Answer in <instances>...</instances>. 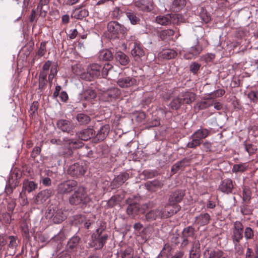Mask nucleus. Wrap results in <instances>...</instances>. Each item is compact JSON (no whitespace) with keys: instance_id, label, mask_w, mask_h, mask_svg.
Wrapping results in <instances>:
<instances>
[{"instance_id":"f257e3e1","label":"nucleus","mask_w":258,"mask_h":258,"mask_svg":"<svg viewBox=\"0 0 258 258\" xmlns=\"http://www.w3.org/2000/svg\"><path fill=\"white\" fill-rule=\"evenodd\" d=\"M101 66L97 63H92L88 66L86 72H83L81 70H75V73L79 76L80 78L86 81H91L97 78L100 75Z\"/></svg>"},{"instance_id":"f03ea898","label":"nucleus","mask_w":258,"mask_h":258,"mask_svg":"<svg viewBox=\"0 0 258 258\" xmlns=\"http://www.w3.org/2000/svg\"><path fill=\"white\" fill-rule=\"evenodd\" d=\"M169 208L170 206L166 207L164 212H162L160 209L151 210L146 214L145 219L146 220L150 221L155 220L157 218L168 217L179 211V208L177 206L175 207L174 210H169V211H168Z\"/></svg>"},{"instance_id":"7ed1b4c3","label":"nucleus","mask_w":258,"mask_h":258,"mask_svg":"<svg viewBox=\"0 0 258 258\" xmlns=\"http://www.w3.org/2000/svg\"><path fill=\"white\" fill-rule=\"evenodd\" d=\"M46 217L54 223H60L66 218L67 211L58 208L49 207L46 212Z\"/></svg>"},{"instance_id":"20e7f679","label":"nucleus","mask_w":258,"mask_h":258,"mask_svg":"<svg viewBox=\"0 0 258 258\" xmlns=\"http://www.w3.org/2000/svg\"><path fill=\"white\" fill-rule=\"evenodd\" d=\"M90 200L84 187H80L70 197L69 202L72 205L86 204Z\"/></svg>"},{"instance_id":"39448f33","label":"nucleus","mask_w":258,"mask_h":258,"mask_svg":"<svg viewBox=\"0 0 258 258\" xmlns=\"http://www.w3.org/2000/svg\"><path fill=\"white\" fill-rule=\"evenodd\" d=\"M243 225L239 221H236L233 224L232 239L234 244L235 249L239 250L241 248L240 241L242 239L243 236Z\"/></svg>"},{"instance_id":"423d86ee","label":"nucleus","mask_w":258,"mask_h":258,"mask_svg":"<svg viewBox=\"0 0 258 258\" xmlns=\"http://www.w3.org/2000/svg\"><path fill=\"white\" fill-rule=\"evenodd\" d=\"M86 170V167L83 163H77L71 165L68 173L73 177H79L83 176Z\"/></svg>"},{"instance_id":"0eeeda50","label":"nucleus","mask_w":258,"mask_h":258,"mask_svg":"<svg viewBox=\"0 0 258 258\" xmlns=\"http://www.w3.org/2000/svg\"><path fill=\"white\" fill-rule=\"evenodd\" d=\"M92 243L91 246L94 247L95 249L101 248L108 238L107 234L101 235V232L98 229L96 231V233L93 234L92 236Z\"/></svg>"},{"instance_id":"6e6552de","label":"nucleus","mask_w":258,"mask_h":258,"mask_svg":"<svg viewBox=\"0 0 258 258\" xmlns=\"http://www.w3.org/2000/svg\"><path fill=\"white\" fill-rule=\"evenodd\" d=\"M235 184V182L231 179L226 178L221 181L218 190L224 194H231L232 193Z\"/></svg>"},{"instance_id":"1a4fd4ad","label":"nucleus","mask_w":258,"mask_h":258,"mask_svg":"<svg viewBox=\"0 0 258 258\" xmlns=\"http://www.w3.org/2000/svg\"><path fill=\"white\" fill-rule=\"evenodd\" d=\"M77 185V183L75 180H68L60 183L58 185V192L63 194H67L74 190Z\"/></svg>"},{"instance_id":"9d476101","label":"nucleus","mask_w":258,"mask_h":258,"mask_svg":"<svg viewBox=\"0 0 258 258\" xmlns=\"http://www.w3.org/2000/svg\"><path fill=\"white\" fill-rule=\"evenodd\" d=\"M188 96V93H186L185 95L182 96V97H177L175 98L170 103L169 106L172 109L176 110L181 106L182 103L189 104L191 102V100Z\"/></svg>"},{"instance_id":"9b49d317","label":"nucleus","mask_w":258,"mask_h":258,"mask_svg":"<svg viewBox=\"0 0 258 258\" xmlns=\"http://www.w3.org/2000/svg\"><path fill=\"white\" fill-rule=\"evenodd\" d=\"M184 194L182 191L177 190L172 194L169 198V202L170 206H173L172 207V209L170 210H174L176 206L178 207L180 209V208L177 205L176 203L180 202L183 197Z\"/></svg>"},{"instance_id":"f8f14e48","label":"nucleus","mask_w":258,"mask_h":258,"mask_svg":"<svg viewBox=\"0 0 258 258\" xmlns=\"http://www.w3.org/2000/svg\"><path fill=\"white\" fill-rule=\"evenodd\" d=\"M135 5L143 11L150 12L153 9V0H139L135 2Z\"/></svg>"},{"instance_id":"ddd939ff","label":"nucleus","mask_w":258,"mask_h":258,"mask_svg":"<svg viewBox=\"0 0 258 258\" xmlns=\"http://www.w3.org/2000/svg\"><path fill=\"white\" fill-rule=\"evenodd\" d=\"M117 84L121 88H128L136 85L137 81L130 77H121L118 79Z\"/></svg>"},{"instance_id":"4468645a","label":"nucleus","mask_w":258,"mask_h":258,"mask_svg":"<svg viewBox=\"0 0 258 258\" xmlns=\"http://www.w3.org/2000/svg\"><path fill=\"white\" fill-rule=\"evenodd\" d=\"M57 127L63 132L73 134L74 125L68 120L61 119L57 121Z\"/></svg>"},{"instance_id":"2eb2a0df","label":"nucleus","mask_w":258,"mask_h":258,"mask_svg":"<svg viewBox=\"0 0 258 258\" xmlns=\"http://www.w3.org/2000/svg\"><path fill=\"white\" fill-rule=\"evenodd\" d=\"M67 248L70 252L77 251L78 250L82 249V247L80 244V238L78 236L72 237L68 242Z\"/></svg>"},{"instance_id":"dca6fc26","label":"nucleus","mask_w":258,"mask_h":258,"mask_svg":"<svg viewBox=\"0 0 258 258\" xmlns=\"http://www.w3.org/2000/svg\"><path fill=\"white\" fill-rule=\"evenodd\" d=\"M176 16L174 14H167L165 15H159L156 17L155 22L161 25H167L171 23L172 19Z\"/></svg>"},{"instance_id":"f3484780","label":"nucleus","mask_w":258,"mask_h":258,"mask_svg":"<svg viewBox=\"0 0 258 258\" xmlns=\"http://www.w3.org/2000/svg\"><path fill=\"white\" fill-rule=\"evenodd\" d=\"M50 189H45L39 192L36 196L34 202L36 204H40L44 202L51 195Z\"/></svg>"},{"instance_id":"a211bd4d","label":"nucleus","mask_w":258,"mask_h":258,"mask_svg":"<svg viewBox=\"0 0 258 258\" xmlns=\"http://www.w3.org/2000/svg\"><path fill=\"white\" fill-rule=\"evenodd\" d=\"M82 143L80 142L75 141L72 139L63 138V140L57 139V145H63L65 147L69 146L73 148H79L82 146Z\"/></svg>"},{"instance_id":"6ab92c4d","label":"nucleus","mask_w":258,"mask_h":258,"mask_svg":"<svg viewBox=\"0 0 258 258\" xmlns=\"http://www.w3.org/2000/svg\"><path fill=\"white\" fill-rule=\"evenodd\" d=\"M209 134L207 129H200L195 133V147L201 144L200 140L206 138Z\"/></svg>"},{"instance_id":"aec40b11","label":"nucleus","mask_w":258,"mask_h":258,"mask_svg":"<svg viewBox=\"0 0 258 258\" xmlns=\"http://www.w3.org/2000/svg\"><path fill=\"white\" fill-rule=\"evenodd\" d=\"M108 30L113 34L121 33L124 30V28L116 22H111L107 26Z\"/></svg>"},{"instance_id":"412c9836","label":"nucleus","mask_w":258,"mask_h":258,"mask_svg":"<svg viewBox=\"0 0 258 258\" xmlns=\"http://www.w3.org/2000/svg\"><path fill=\"white\" fill-rule=\"evenodd\" d=\"M95 132L92 128H87L78 134L79 138L84 141H87L95 136Z\"/></svg>"},{"instance_id":"4be33fe9","label":"nucleus","mask_w":258,"mask_h":258,"mask_svg":"<svg viewBox=\"0 0 258 258\" xmlns=\"http://www.w3.org/2000/svg\"><path fill=\"white\" fill-rule=\"evenodd\" d=\"M131 54L137 60L144 55V51L140 44L135 43L134 47L131 50Z\"/></svg>"},{"instance_id":"5701e85b","label":"nucleus","mask_w":258,"mask_h":258,"mask_svg":"<svg viewBox=\"0 0 258 258\" xmlns=\"http://www.w3.org/2000/svg\"><path fill=\"white\" fill-rule=\"evenodd\" d=\"M222 251L216 249H207L204 254V258H220L223 255Z\"/></svg>"},{"instance_id":"b1692460","label":"nucleus","mask_w":258,"mask_h":258,"mask_svg":"<svg viewBox=\"0 0 258 258\" xmlns=\"http://www.w3.org/2000/svg\"><path fill=\"white\" fill-rule=\"evenodd\" d=\"M37 187V184L34 181L25 180L23 182L22 191H27L28 192H31L36 189Z\"/></svg>"},{"instance_id":"393cba45","label":"nucleus","mask_w":258,"mask_h":258,"mask_svg":"<svg viewBox=\"0 0 258 258\" xmlns=\"http://www.w3.org/2000/svg\"><path fill=\"white\" fill-rule=\"evenodd\" d=\"M110 131V127L108 125L102 126L96 135V138L98 140L103 141L108 135Z\"/></svg>"},{"instance_id":"a878e982","label":"nucleus","mask_w":258,"mask_h":258,"mask_svg":"<svg viewBox=\"0 0 258 258\" xmlns=\"http://www.w3.org/2000/svg\"><path fill=\"white\" fill-rule=\"evenodd\" d=\"M96 94L95 91L92 89H87L80 94L81 99L90 101L96 97Z\"/></svg>"},{"instance_id":"bb28decb","label":"nucleus","mask_w":258,"mask_h":258,"mask_svg":"<svg viewBox=\"0 0 258 258\" xmlns=\"http://www.w3.org/2000/svg\"><path fill=\"white\" fill-rule=\"evenodd\" d=\"M185 0H174L171 7L173 12H178L182 10L185 6Z\"/></svg>"},{"instance_id":"cd10ccee","label":"nucleus","mask_w":258,"mask_h":258,"mask_svg":"<svg viewBox=\"0 0 258 258\" xmlns=\"http://www.w3.org/2000/svg\"><path fill=\"white\" fill-rule=\"evenodd\" d=\"M116 59L123 66H125L129 62V58L123 52H117L115 55Z\"/></svg>"},{"instance_id":"c85d7f7f","label":"nucleus","mask_w":258,"mask_h":258,"mask_svg":"<svg viewBox=\"0 0 258 258\" xmlns=\"http://www.w3.org/2000/svg\"><path fill=\"white\" fill-rule=\"evenodd\" d=\"M48 3H45L42 0H41L40 4L37 8V11L40 13V16L45 17L46 15L47 10H48Z\"/></svg>"},{"instance_id":"c756f323","label":"nucleus","mask_w":258,"mask_h":258,"mask_svg":"<svg viewBox=\"0 0 258 258\" xmlns=\"http://www.w3.org/2000/svg\"><path fill=\"white\" fill-rule=\"evenodd\" d=\"M99 57L101 60L109 61L112 59L113 55L109 50L105 49L100 52Z\"/></svg>"},{"instance_id":"7c9ffc66","label":"nucleus","mask_w":258,"mask_h":258,"mask_svg":"<svg viewBox=\"0 0 258 258\" xmlns=\"http://www.w3.org/2000/svg\"><path fill=\"white\" fill-rule=\"evenodd\" d=\"M139 210V207L137 204L129 205L126 209L127 214L132 217H134L137 214Z\"/></svg>"},{"instance_id":"2f4dec72","label":"nucleus","mask_w":258,"mask_h":258,"mask_svg":"<svg viewBox=\"0 0 258 258\" xmlns=\"http://www.w3.org/2000/svg\"><path fill=\"white\" fill-rule=\"evenodd\" d=\"M210 219L209 215L208 213H204L197 217L196 221L201 225H204L209 223Z\"/></svg>"},{"instance_id":"473e14b6","label":"nucleus","mask_w":258,"mask_h":258,"mask_svg":"<svg viewBox=\"0 0 258 258\" xmlns=\"http://www.w3.org/2000/svg\"><path fill=\"white\" fill-rule=\"evenodd\" d=\"M120 90L117 88H112L108 90L104 94V96H107L109 98H114L119 95Z\"/></svg>"},{"instance_id":"72a5a7b5","label":"nucleus","mask_w":258,"mask_h":258,"mask_svg":"<svg viewBox=\"0 0 258 258\" xmlns=\"http://www.w3.org/2000/svg\"><path fill=\"white\" fill-rule=\"evenodd\" d=\"M176 55V52L173 49L164 50L161 52L163 58L167 59L173 58Z\"/></svg>"},{"instance_id":"f704fd0d","label":"nucleus","mask_w":258,"mask_h":258,"mask_svg":"<svg viewBox=\"0 0 258 258\" xmlns=\"http://www.w3.org/2000/svg\"><path fill=\"white\" fill-rule=\"evenodd\" d=\"M127 18L130 20L131 23L133 25H136L138 23L140 20L139 17L133 12H127L126 13Z\"/></svg>"},{"instance_id":"c9c22d12","label":"nucleus","mask_w":258,"mask_h":258,"mask_svg":"<svg viewBox=\"0 0 258 258\" xmlns=\"http://www.w3.org/2000/svg\"><path fill=\"white\" fill-rule=\"evenodd\" d=\"M248 165L247 163H242L239 164H235L233 166V172H243L248 168Z\"/></svg>"},{"instance_id":"e433bc0d","label":"nucleus","mask_w":258,"mask_h":258,"mask_svg":"<svg viewBox=\"0 0 258 258\" xmlns=\"http://www.w3.org/2000/svg\"><path fill=\"white\" fill-rule=\"evenodd\" d=\"M213 101L207 98L203 101L201 102L199 104H197L198 110L204 109L210 106L213 105Z\"/></svg>"},{"instance_id":"4c0bfd02","label":"nucleus","mask_w":258,"mask_h":258,"mask_svg":"<svg viewBox=\"0 0 258 258\" xmlns=\"http://www.w3.org/2000/svg\"><path fill=\"white\" fill-rule=\"evenodd\" d=\"M243 145L244 146L245 150L250 155L254 154L257 151V148L256 146H254L251 144H247L244 142Z\"/></svg>"},{"instance_id":"58836bf2","label":"nucleus","mask_w":258,"mask_h":258,"mask_svg":"<svg viewBox=\"0 0 258 258\" xmlns=\"http://www.w3.org/2000/svg\"><path fill=\"white\" fill-rule=\"evenodd\" d=\"M77 119L81 124H87L90 121L89 116L83 113L78 114Z\"/></svg>"},{"instance_id":"ea45409f","label":"nucleus","mask_w":258,"mask_h":258,"mask_svg":"<svg viewBox=\"0 0 258 258\" xmlns=\"http://www.w3.org/2000/svg\"><path fill=\"white\" fill-rule=\"evenodd\" d=\"M174 34V31L171 29H167L162 30L160 32V37L162 39H167L170 38Z\"/></svg>"},{"instance_id":"a19ab883","label":"nucleus","mask_w":258,"mask_h":258,"mask_svg":"<svg viewBox=\"0 0 258 258\" xmlns=\"http://www.w3.org/2000/svg\"><path fill=\"white\" fill-rule=\"evenodd\" d=\"M88 12L87 10L83 9L80 11H76L74 13V17L77 19H82L88 16Z\"/></svg>"},{"instance_id":"79ce46f5","label":"nucleus","mask_w":258,"mask_h":258,"mask_svg":"<svg viewBox=\"0 0 258 258\" xmlns=\"http://www.w3.org/2000/svg\"><path fill=\"white\" fill-rule=\"evenodd\" d=\"M244 234V237L246 240L252 239L254 236L253 230L249 227L245 228Z\"/></svg>"},{"instance_id":"37998d69","label":"nucleus","mask_w":258,"mask_h":258,"mask_svg":"<svg viewBox=\"0 0 258 258\" xmlns=\"http://www.w3.org/2000/svg\"><path fill=\"white\" fill-rule=\"evenodd\" d=\"M182 233L183 237L192 239L194 237V228L189 226L183 230Z\"/></svg>"},{"instance_id":"c03bdc74","label":"nucleus","mask_w":258,"mask_h":258,"mask_svg":"<svg viewBox=\"0 0 258 258\" xmlns=\"http://www.w3.org/2000/svg\"><path fill=\"white\" fill-rule=\"evenodd\" d=\"M247 97L253 102H256L258 101V90L250 91Z\"/></svg>"},{"instance_id":"a18cd8bd","label":"nucleus","mask_w":258,"mask_h":258,"mask_svg":"<svg viewBox=\"0 0 258 258\" xmlns=\"http://www.w3.org/2000/svg\"><path fill=\"white\" fill-rule=\"evenodd\" d=\"M185 161L184 160L180 161L174 164L171 168L173 173H176L180 169L185 166Z\"/></svg>"},{"instance_id":"49530a36","label":"nucleus","mask_w":258,"mask_h":258,"mask_svg":"<svg viewBox=\"0 0 258 258\" xmlns=\"http://www.w3.org/2000/svg\"><path fill=\"white\" fill-rule=\"evenodd\" d=\"M225 90L223 89H221L217 90L216 91L210 94L209 99L212 100V99L220 97L223 96L225 94Z\"/></svg>"},{"instance_id":"de8ad7c7","label":"nucleus","mask_w":258,"mask_h":258,"mask_svg":"<svg viewBox=\"0 0 258 258\" xmlns=\"http://www.w3.org/2000/svg\"><path fill=\"white\" fill-rule=\"evenodd\" d=\"M240 211L244 215H249L252 213V209L246 204H244L240 207Z\"/></svg>"},{"instance_id":"09e8293b","label":"nucleus","mask_w":258,"mask_h":258,"mask_svg":"<svg viewBox=\"0 0 258 258\" xmlns=\"http://www.w3.org/2000/svg\"><path fill=\"white\" fill-rule=\"evenodd\" d=\"M133 250L131 247H127L122 253V258H133Z\"/></svg>"},{"instance_id":"8fccbe9b","label":"nucleus","mask_w":258,"mask_h":258,"mask_svg":"<svg viewBox=\"0 0 258 258\" xmlns=\"http://www.w3.org/2000/svg\"><path fill=\"white\" fill-rule=\"evenodd\" d=\"M251 199V192L248 188L243 189V200L245 202H248Z\"/></svg>"},{"instance_id":"3c124183","label":"nucleus","mask_w":258,"mask_h":258,"mask_svg":"<svg viewBox=\"0 0 258 258\" xmlns=\"http://www.w3.org/2000/svg\"><path fill=\"white\" fill-rule=\"evenodd\" d=\"M205 43L204 39H201V41H198L196 46L195 47V54H199L203 50V44Z\"/></svg>"},{"instance_id":"603ef678","label":"nucleus","mask_w":258,"mask_h":258,"mask_svg":"<svg viewBox=\"0 0 258 258\" xmlns=\"http://www.w3.org/2000/svg\"><path fill=\"white\" fill-rule=\"evenodd\" d=\"M245 258H258V252L255 251V254H254L252 250L248 247L245 254Z\"/></svg>"},{"instance_id":"864d4df0","label":"nucleus","mask_w":258,"mask_h":258,"mask_svg":"<svg viewBox=\"0 0 258 258\" xmlns=\"http://www.w3.org/2000/svg\"><path fill=\"white\" fill-rule=\"evenodd\" d=\"M10 239L9 243L8 244V247L10 248L14 249L17 246L16 238L13 236H10L9 237Z\"/></svg>"},{"instance_id":"5fc2aeb1","label":"nucleus","mask_w":258,"mask_h":258,"mask_svg":"<svg viewBox=\"0 0 258 258\" xmlns=\"http://www.w3.org/2000/svg\"><path fill=\"white\" fill-rule=\"evenodd\" d=\"M57 72L56 67L55 66H53L50 68V73L48 76V80L50 82H52L54 76L56 75Z\"/></svg>"},{"instance_id":"6e6d98bb","label":"nucleus","mask_w":258,"mask_h":258,"mask_svg":"<svg viewBox=\"0 0 258 258\" xmlns=\"http://www.w3.org/2000/svg\"><path fill=\"white\" fill-rule=\"evenodd\" d=\"M112 71V70L111 69L109 63L106 64L102 70V77L106 78L108 74L110 73Z\"/></svg>"},{"instance_id":"4d7b16f0","label":"nucleus","mask_w":258,"mask_h":258,"mask_svg":"<svg viewBox=\"0 0 258 258\" xmlns=\"http://www.w3.org/2000/svg\"><path fill=\"white\" fill-rule=\"evenodd\" d=\"M7 240L6 238L3 236L0 235V251H4L6 249Z\"/></svg>"},{"instance_id":"13d9d810","label":"nucleus","mask_w":258,"mask_h":258,"mask_svg":"<svg viewBox=\"0 0 258 258\" xmlns=\"http://www.w3.org/2000/svg\"><path fill=\"white\" fill-rule=\"evenodd\" d=\"M19 200L20 201L21 204L23 206L26 205L28 203L27 199L25 194L22 191L19 194Z\"/></svg>"},{"instance_id":"bf43d9fd","label":"nucleus","mask_w":258,"mask_h":258,"mask_svg":"<svg viewBox=\"0 0 258 258\" xmlns=\"http://www.w3.org/2000/svg\"><path fill=\"white\" fill-rule=\"evenodd\" d=\"M46 43L43 42L41 43L37 54L39 56H43L46 52Z\"/></svg>"},{"instance_id":"052dcab7","label":"nucleus","mask_w":258,"mask_h":258,"mask_svg":"<svg viewBox=\"0 0 258 258\" xmlns=\"http://www.w3.org/2000/svg\"><path fill=\"white\" fill-rule=\"evenodd\" d=\"M201 12L200 13V17L201 19L205 22L209 21V18L206 14V11L203 8H201Z\"/></svg>"},{"instance_id":"680f3d73","label":"nucleus","mask_w":258,"mask_h":258,"mask_svg":"<svg viewBox=\"0 0 258 258\" xmlns=\"http://www.w3.org/2000/svg\"><path fill=\"white\" fill-rule=\"evenodd\" d=\"M47 72L42 70L39 75V83H42L46 79Z\"/></svg>"},{"instance_id":"e2e57ef3","label":"nucleus","mask_w":258,"mask_h":258,"mask_svg":"<svg viewBox=\"0 0 258 258\" xmlns=\"http://www.w3.org/2000/svg\"><path fill=\"white\" fill-rule=\"evenodd\" d=\"M40 181L45 186H48L51 184V180L48 177H41Z\"/></svg>"},{"instance_id":"0e129e2a","label":"nucleus","mask_w":258,"mask_h":258,"mask_svg":"<svg viewBox=\"0 0 258 258\" xmlns=\"http://www.w3.org/2000/svg\"><path fill=\"white\" fill-rule=\"evenodd\" d=\"M68 35L71 39L75 38L78 35L77 30L76 29L71 30Z\"/></svg>"},{"instance_id":"69168bd1","label":"nucleus","mask_w":258,"mask_h":258,"mask_svg":"<svg viewBox=\"0 0 258 258\" xmlns=\"http://www.w3.org/2000/svg\"><path fill=\"white\" fill-rule=\"evenodd\" d=\"M108 207H113L116 204V200L114 197H111L107 202Z\"/></svg>"},{"instance_id":"338daca9","label":"nucleus","mask_w":258,"mask_h":258,"mask_svg":"<svg viewBox=\"0 0 258 258\" xmlns=\"http://www.w3.org/2000/svg\"><path fill=\"white\" fill-rule=\"evenodd\" d=\"M38 104L37 102H34L30 106V110L34 113L38 109Z\"/></svg>"},{"instance_id":"774afa93","label":"nucleus","mask_w":258,"mask_h":258,"mask_svg":"<svg viewBox=\"0 0 258 258\" xmlns=\"http://www.w3.org/2000/svg\"><path fill=\"white\" fill-rule=\"evenodd\" d=\"M59 97L62 101L66 102L68 100V96L66 92L62 91L61 92Z\"/></svg>"}]
</instances>
